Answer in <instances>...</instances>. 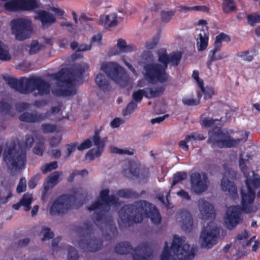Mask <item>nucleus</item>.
Masks as SVG:
<instances>
[{
    "label": "nucleus",
    "instance_id": "f257e3e1",
    "mask_svg": "<svg viewBox=\"0 0 260 260\" xmlns=\"http://www.w3.org/2000/svg\"><path fill=\"white\" fill-rule=\"evenodd\" d=\"M109 189L102 190L100 199L88 208L89 211H93L92 218L94 224L100 228L105 239L108 241L115 239L118 235L110 210L111 206H117L118 201L115 196H109Z\"/></svg>",
    "mask_w": 260,
    "mask_h": 260
},
{
    "label": "nucleus",
    "instance_id": "f03ea898",
    "mask_svg": "<svg viewBox=\"0 0 260 260\" xmlns=\"http://www.w3.org/2000/svg\"><path fill=\"white\" fill-rule=\"evenodd\" d=\"M260 186V177L252 172V176L247 177L245 186L241 190L242 196V206H231L226 211L224 221L226 228L232 230L242 221V212L246 214L255 212L256 208L251 206L254 201L255 189Z\"/></svg>",
    "mask_w": 260,
    "mask_h": 260
},
{
    "label": "nucleus",
    "instance_id": "7ed1b4c3",
    "mask_svg": "<svg viewBox=\"0 0 260 260\" xmlns=\"http://www.w3.org/2000/svg\"><path fill=\"white\" fill-rule=\"evenodd\" d=\"M118 216V222L121 229L129 226L133 222H141L144 217H148L155 224L160 223L161 220L158 210L153 205L142 200L123 207Z\"/></svg>",
    "mask_w": 260,
    "mask_h": 260
},
{
    "label": "nucleus",
    "instance_id": "20e7f679",
    "mask_svg": "<svg viewBox=\"0 0 260 260\" xmlns=\"http://www.w3.org/2000/svg\"><path fill=\"white\" fill-rule=\"evenodd\" d=\"M89 68L86 63L76 64L72 68L61 70L53 75L57 80V87L52 89V94L56 96H72L77 93L75 85L79 83L82 74Z\"/></svg>",
    "mask_w": 260,
    "mask_h": 260
},
{
    "label": "nucleus",
    "instance_id": "39448f33",
    "mask_svg": "<svg viewBox=\"0 0 260 260\" xmlns=\"http://www.w3.org/2000/svg\"><path fill=\"white\" fill-rule=\"evenodd\" d=\"M159 63H147L144 66V75L147 81L152 84L157 82L164 83L167 82L169 75L166 72L168 65L177 66L181 58L179 52H173L169 55L166 50H159L157 52Z\"/></svg>",
    "mask_w": 260,
    "mask_h": 260
},
{
    "label": "nucleus",
    "instance_id": "423d86ee",
    "mask_svg": "<svg viewBox=\"0 0 260 260\" xmlns=\"http://www.w3.org/2000/svg\"><path fill=\"white\" fill-rule=\"evenodd\" d=\"M94 226L91 221L86 220L75 226L74 229L79 236V247L86 252H95L103 248V240L94 235Z\"/></svg>",
    "mask_w": 260,
    "mask_h": 260
},
{
    "label": "nucleus",
    "instance_id": "0eeeda50",
    "mask_svg": "<svg viewBox=\"0 0 260 260\" xmlns=\"http://www.w3.org/2000/svg\"><path fill=\"white\" fill-rule=\"evenodd\" d=\"M165 243L160 260H191L196 253V249L191 247L184 237L175 236L170 250Z\"/></svg>",
    "mask_w": 260,
    "mask_h": 260
},
{
    "label": "nucleus",
    "instance_id": "6e6552de",
    "mask_svg": "<svg viewBox=\"0 0 260 260\" xmlns=\"http://www.w3.org/2000/svg\"><path fill=\"white\" fill-rule=\"evenodd\" d=\"M26 157L25 151L17 141L13 140L6 143L3 158L11 174L14 175L24 168Z\"/></svg>",
    "mask_w": 260,
    "mask_h": 260
},
{
    "label": "nucleus",
    "instance_id": "1a4fd4ad",
    "mask_svg": "<svg viewBox=\"0 0 260 260\" xmlns=\"http://www.w3.org/2000/svg\"><path fill=\"white\" fill-rule=\"evenodd\" d=\"M209 135L208 142L213 145H216L220 148L236 147L243 140L242 138L233 139L229 134L223 133L218 127L210 131Z\"/></svg>",
    "mask_w": 260,
    "mask_h": 260
},
{
    "label": "nucleus",
    "instance_id": "9d476101",
    "mask_svg": "<svg viewBox=\"0 0 260 260\" xmlns=\"http://www.w3.org/2000/svg\"><path fill=\"white\" fill-rule=\"evenodd\" d=\"M25 85L26 88L22 91L24 94L33 93V95L37 97L47 95L50 92V83L40 77L28 78Z\"/></svg>",
    "mask_w": 260,
    "mask_h": 260
},
{
    "label": "nucleus",
    "instance_id": "9b49d317",
    "mask_svg": "<svg viewBox=\"0 0 260 260\" xmlns=\"http://www.w3.org/2000/svg\"><path fill=\"white\" fill-rule=\"evenodd\" d=\"M220 230L213 222H210L203 228L200 236L201 246L211 249L217 243Z\"/></svg>",
    "mask_w": 260,
    "mask_h": 260
},
{
    "label": "nucleus",
    "instance_id": "f8f14e48",
    "mask_svg": "<svg viewBox=\"0 0 260 260\" xmlns=\"http://www.w3.org/2000/svg\"><path fill=\"white\" fill-rule=\"evenodd\" d=\"M12 34L19 40L30 38L33 30L31 20L27 18H21L12 20Z\"/></svg>",
    "mask_w": 260,
    "mask_h": 260
},
{
    "label": "nucleus",
    "instance_id": "ddd939ff",
    "mask_svg": "<svg viewBox=\"0 0 260 260\" xmlns=\"http://www.w3.org/2000/svg\"><path fill=\"white\" fill-rule=\"evenodd\" d=\"M101 69L115 82L124 86L127 82V76L122 68L114 62L103 63Z\"/></svg>",
    "mask_w": 260,
    "mask_h": 260
},
{
    "label": "nucleus",
    "instance_id": "4468645a",
    "mask_svg": "<svg viewBox=\"0 0 260 260\" xmlns=\"http://www.w3.org/2000/svg\"><path fill=\"white\" fill-rule=\"evenodd\" d=\"M76 198L74 195H64L58 198L50 209V214L56 215L66 213L75 206Z\"/></svg>",
    "mask_w": 260,
    "mask_h": 260
},
{
    "label": "nucleus",
    "instance_id": "2eb2a0df",
    "mask_svg": "<svg viewBox=\"0 0 260 260\" xmlns=\"http://www.w3.org/2000/svg\"><path fill=\"white\" fill-rule=\"evenodd\" d=\"M37 0H11L5 4L6 10L10 11H31L40 7Z\"/></svg>",
    "mask_w": 260,
    "mask_h": 260
},
{
    "label": "nucleus",
    "instance_id": "dca6fc26",
    "mask_svg": "<svg viewBox=\"0 0 260 260\" xmlns=\"http://www.w3.org/2000/svg\"><path fill=\"white\" fill-rule=\"evenodd\" d=\"M191 189L197 194L205 191L209 185V180L206 173H194L190 175Z\"/></svg>",
    "mask_w": 260,
    "mask_h": 260
},
{
    "label": "nucleus",
    "instance_id": "f3484780",
    "mask_svg": "<svg viewBox=\"0 0 260 260\" xmlns=\"http://www.w3.org/2000/svg\"><path fill=\"white\" fill-rule=\"evenodd\" d=\"M152 245L148 242L140 244L133 250V260H152L153 257Z\"/></svg>",
    "mask_w": 260,
    "mask_h": 260
},
{
    "label": "nucleus",
    "instance_id": "a211bd4d",
    "mask_svg": "<svg viewBox=\"0 0 260 260\" xmlns=\"http://www.w3.org/2000/svg\"><path fill=\"white\" fill-rule=\"evenodd\" d=\"M106 139L105 138L101 139L99 132L96 131L91 138L93 145L96 147V148L90 150L86 155V158L89 160H92L95 157L101 156L105 146V140Z\"/></svg>",
    "mask_w": 260,
    "mask_h": 260
},
{
    "label": "nucleus",
    "instance_id": "6ab92c4d",
    "mask_svg": "<svg viewBox=\"0 0 260 260\" xmlns=\"http://www.w3.org/2000/svg\"><path fill=\"white\" fill-rule=\"evenodd\" d=\"M198 24L202 25V28L196 30L198 35L197 47L199 51H202L204 50L208 46V33L206 26L207 21L202 19L200 20Z\"/></svg>",
    "mask_w": 260,
    "mask_h": 260
},
{
    "label": "nucleus",
    "instance_id": "aec40b11",
    "mask_svg": "<svg viewBox=\"0 0 260 260\" xmlns=\"http://www.w3.org/2000/svg\"><path fill=\"white\" fill-rule=\"evenodd\" d=\"M49 112L45 113H38L35 111L33 112H24L19 116L20 120L26 122H36L45 120L49 116Z\"/></svg>",
    "mask_w": 260,
    "mask_h": 260
},
{
    "label": "nucleus",
    "instance_id": "412c9836",
    "mask_svg": "<svg viewBox=\"0 0 260 260\" xmlns=\"http://www.w3.org/2000/svg\"><path fill=\"white\" fill-rule=\"evenodd\" d=\"M198 203L200 217L202 219H208L211 218L214 214L213 206L203 199H200Z\"/></svg>",
    "mask_w": 260,
    "mask_h": 260
},
{
    "label": "nucleus",
    "instance_id": "4be33fe9",
    "mask_svg": "<svg viewBox=\"0 0 260 260\" xmlns=\"http://www.w3.org/2000/svg\"><path fill=\"white\" fill-rule=\"evenodd\" d=\"M177 220L182 224V229L185 232H189L192 227L193 221L191 214L187 211H182L177 216Z\"/></svg>",
    "mask_w": 260,
    "mask_h": 260
},
{
    "label": "nucleus",
    "instance_id": "5701e85b",
    "mask_svg": "<svg viewBox=\"0 0 260 260\" xmlns=\"http://www.w3.org/2000/svg\"><path fill=\"white\" fill-rule=\"evenodd\" d=\"M35 18L41 22L43 28L48 27L56 21L55 16L52 13L45 10L39 11Z\"/></svg>",
    "mask_w": 260,
    "mask_h": 260
},
{
    "label": "nucleus",
    "instance_id": "b1692460",
    "mask_svg": "<svg viewBox=\"0 0 260 260\" xmlns=\"http://www.w3.org/2000/svg\"><path fill=\"white\" fill-rule=\"evenodd\" d=\"M4 79L12 88L16 89L21 93L24 94L22 91L26 88L25 83L27 82L28 79L24 78L18 80L15 78L6 77L4 78Z\"/></svg>",
    "mask_w": 260,
    "mask_h": 260
},
{
    "label": "nucleus",
    "instance_id": "393cba45",
    "mask_svg": "<svg viewBox=\"0 0 260 260\" xmlns=\"http://www.w3.org/2000/svg\"><path fill=\"white\" fill-rule=\"evenodd\" d=\"M63 173L61 171H55L49 175L47 183L44 185V190L47 192L50 188L56 185L60 180Z\"/></svg>",
    "mask_w": 260,
    "mask_h": 260
},
{
    "label": "nucleus",
    "instance_id": "a878e982",
    "mask_svg": "<svg viewBox=\"0 0 260 260\" xmlns=\"http://www.w3.org/2000/svg\"><path fill=\"white\" fill-rule=\"evenodd\" d=\"M221 187L222 190L228 191L233 197H235L237 194V190L234 183L230 181L225 175L221 180Z\"/></svg>",
    "mask_w": 260,
    "mask_h": 260
},
{
    "label": "nucleus",
    "instance_id": "bb28decb",
    "mask_svg": "<svg viewBox=\"0 0 260 260\" xmlns=\"http://www.w3.org/2000/svg\"><path fill=\"white\" fill-rule=\"evenodd\" d=\"M117 15L115 13H111L100 17V23L105 28L111 27L117 24Z\"/></svg>",
    "mask_w": 260,
    "mask_h": 260
},
{
    "label": "nucleus",
    "instance_id": "cd10ccee",
    "mask_svg": "<svg viewBox=\"0 0 260 260\" xmlns=\"http://www.w3.org/2000/svg\"><path fill=\"white\" fill-rule=\"evenodd\" d=\"M32 202V197L31 194L25 193L22 198L20 200L19 203L14 204L13 208L15 210H18L20 206H23L24 210L28 211L30 209V205Z\"/></svg>",
    "mask_w": 260,
    "mask_h": 260
},
{
    "label": "nucleus",
    "instance_id": "c85d7f7f",
    "mask_svg": "<svg viewBox=\"0 0 260 260\" xmlns=\"http://www.w3.org/2000/svg\"><path fill=\"white\" fill-rule=\"evenodd\" d=\"M133 250L132 245L128 242H122L117 243L114 247L115 252L121 255L127 254Z\"/></svg>",
    "mask_w": 260,
    "mask_h": 260
},
{
    "label": "nucleus",
    "instance_id": "c756f323",
    "mask_svg": "<svg viewBox=\"0 0 260 260\" xmlns=\"http://www.w3.org/2000/svg\"><path fill=\"white\" fill-rule=\"evenodd\" d=\"M220 49H216L214 46L212 49L209 54V59L207 62V67L209 70H211V66L213 61L217 60H220L225 58L228 56L227 55L223 54L216 55L217 51L219 50Z\"/></svg>",
    "mask_w": 260,
    "mask_h": 260
},
{
    "label": "nucleus",
    "instance_id": "7c9ffc66",
    "mask_svg": "<svg viewBox=\"0 0 260 260\" xmlns=\"http://www.w3.org/2000/svg\"><path fill=\"white\" fill-rule=\"evenodd\" d=\"M164 89L162 86H157L154 88H145V96L147 99L157 97L163 93Z\"/></svg>",
    "mask_w": 260,
    "mask_h": 260
},
{
    "label": "nucleus",
    "instance_id": "2f4dec72",
    "mask_svg": "<svg viewBox=\"0 0 260 260\" xmlns=\"http://www.w3.org/2000/svg\"><path fill=\"white\" fill-rule=\"evenodd\" d=\"M97 85L103 90H108L109 83L103 74H98L95 79Z\"/></svg>",
    "mask_w": 260,
    "mask_h": 260
},
{
    "label": "nucleus",
    "instance_id": "473e14b6",
    "mask_svg": "<svg viewBox=\"0 0 260 260\" xmlns=\"http://www.w3.org/2000/svg\"><path fill=\"white\" fill-rule=\"evenodd\" d=\"M11 58V56L9 52L7 46L0 41V60L8 61Z\"/></svg>",
    "mask_w": 260,
    "mask_h": 260
},
{
    "label": "nucleus",
    "instance_id": "72a5a7b5",
    "mask_svg": "<svg viewBox=\"0 0 260 260\" xmlns=\"http://www.w3.org/2000/svg\"><path fill=\"white\" fill-rule=\"evenodd\" d=\"M117 195L124 198H136L139 197L138 193L131 189L119 190L117 192Z\"/></svg>",
    "mask_w": 260,
    "mask_h": 260
},
{
    "label": "nucleus",
    "instance_id": "f704fd0d",
    "mask_svg": "<svg viewBox=\"0 0 260 260\" xmlns=\"http://www.w3.org/2000/svg\"><path fill=\"white\" fill-rule=\"evenodd\" d=\"M231 41L230 37L223 33H220L219 35L216 37L215 41L214 42V46L216 49H220L221 47V43L222 42H229Z\"/></svg>",
    "mask_w": 260,
    "mask_h": 260
},
{
    "label": "nucleus",
    "instance_id": "c9c22d12",
    "mask_svg": "<svg viewBox=\"0 0 260 260\" xmlns=\"http://www.w3.org/2000/svg\"><path fill=\"white\" fill-rule=\"evenodd\" d=\"M38 137L40 139H39V141L37 143L33 150L34 152L36 154L42 156L43 154L45 148L44 144V139L42 137V136H39Z\"/></svg>",
    "mask_w": 260,
    "mask_h": 260
},
{
    "label": "nucleus",
    "instance_id": "e433bc0d",
    "mask_svg": "<svg viewBox=\"0 0 260 260\" xmlns=\"http://www.w3.org/2000/svg\"><path fill=\"white\" fill-rule=\"evenodd\" d=\"M40 234L42 236V241L50 240L53 238L54 236V233L51 229L45 225L42 226Z\"/></svg>",
    "mask_w": 260,
    "mask_h": 260
},
{
    "label": "nucleus",
    "instance_id": "4c0bfd02",
    "mask_svg": "<svg viewBox=\"0 0 260 260\" xmlns=\"http://www.w3.org/2000/svg\"><path fill=\"white\" fill-rule=\"evenodd\" d=\"M236 6L234 0H223L222 10L224 13H228L236 10Z\"/></svg>",
    "mask_w": 260,
    "mask_h": 260
},
{
    "label": "nucleus",
    "instance_id": "58836bf2",
    "mask_svg": "<svg viewBox=\"0 0 260 260\" xmlns=\"http://www.w3.org/2000/svg\"><path fill=\"white\" fill-rule=\"evenodd\" d=\"M79 254L77 249L72 246H68V260H79Z\"/></svg>",
    "mask_w": 260,
    "mask_h": 260
},
{
    "label": "nucleus",
    "instance_id": "ea45409f",
    "mask_svg": "<svg viewBox=\"0 0 260 260\" xmlns=\"http://www.w3.org/2000/svg\"><path fill=\"white\" fill-rule=\"evenodd\" d=\"M148 176L149 172L147 169L137 168L135 177L139 179L140 181L145 182L147 179Z\"/></svg>",
    "mask_w": 260,
    "mask_h": 260
},
{
    "label": "nucleus",
    "instance_id": "a19ab883",
    "mask_svg": "<svg viewBox=\"0 0 260 260\" xmlns=\"http://www.w3.org/2000/svg\"><path fill=\"white\" fill-rule=\"evenodd\" d=\"M137 167L135 165H128V168H124L123 170V173L125 176L128 178L132 177H135L136 175V171Z\"/></svg>",
    "mask_w": 260,
    "mask_h": 260
},
{
    "label": "nucleus",
    "instance_id": "79ce46f5",
    "mask_svg": "<svg viewBox=\"0 0 260 260\" xmlns=\"http://www.w3.org/2000/svg\"><path fill=\"white\" fill-rule=\"evenodd\" d=\"M44 47L45 46L44 45L40 44L37 41L34 40L31 43L29 53L30 54H36L43 49Z\"/></svg>",
    "mask_w": 260,
    "mask_h": 260
},
{
    "label": "nucleus",
    "instance_id": "37998d69",
    "mask_svg": "<svg viewBox=\"0 0 260 260\" xmlns=\"http://www.w3.org/2000/svg\"><path fill=\"white\" fill-rule=\"evenodd\" d=\"M247 23L251 26H254L256 23H260V15L256 13L248 15L247 17Z\"/></svg>",
    "mask_w": 260,
    "mask_h": 260
},
{
    "label": "nucleus",
    "instance_id": "c03bdc74",
    "mask_svg": "<svg viewBox=\"0 0 260 260\" xmlns=\"http://www.w3.org/2000/svg\"><path fill=\"white\" fill-rule=\"evenodd\" d=\"M187 174L184 172H179L175 174L173 176V181L172 186L176 185L178 182L186 179Z\"/></svg>",
    "mask_w": 260,
    "mask_h": 260
},
{
    "label": "nucleus",
    "instance_id": "a18cd8bd",
    "mask_svg": "<svg viewBox=\"0 0 260 260\" xmlns=\"http://www.w3.org/2000/svg\"><path fill=\"white\" fill-rule=\"evenodd\" d=\"M175 13V10H170L169 11H162L161 12L160 14L161 19L164 22H169L174 15Z\"/></svg>",
    "mask_w": 260,
    "mask_h": 260
},
{
    "label": "nucleus",
    "instance_id": "49530a36",
    "mask_svg": "<svg viewBox=\"0 0 260 260\" xmlns=\"http://www.w3.org/2000/svg\"><path fill=\"white\" fill-rule=\"evenodd\" d=\"M58 167L57 162L56 161H52L49 164H46L45 166H42L41 170L43 173L46 174L48 172L51 171L53 170L56 169Z\"/></svg>",
    "mask_w": 260,
    "mask_h": 260
},
{
    "label": "nucleus",
    "instance_id": "de8ad7c7",
    "mask_svg": "<svg viewBox=\"0 0 260 260\" xmlns=\"http://www.w3.org/2000/svg\"><path fill=\"white\" fill-rule=\"evenodd\" d=\"M41 129L45 134L53 133L56 131V126L51 123H44L41 125Z\"/></svg>",
    "mask_w": 260,
    "mask_h": 260
},
{
    "label": "nucleus",
    "instance_id": "09e8293b",
    "mask_svg": "<svg viewBox=\"0 0 260 260\" xmlns=\"http://www.w3.org/2000/svg\"><path fill=\"white\" fill-rule=\"evenodd\" d=\"M117 47L119 48V50L117 49H116L115 50H113L111 51V53L112 55H117L120 53H122V52L123 51V49L125 47L126 45V42L122 39H119L117 42Z\"/></svg>",
    "mask_w": 260,
    "mask_h": 260
},
{
    "label": "nucleus",
    "instance_id": "8fccbe9b",
    "mask_svg": "<svg viewBox=\"0 0 260 260\" xmlns=\"http://www.w3.org/2000/svg\"><path fill=\"white\" fill-rule=\"evenodd\" d=\"M239 167L241 170V171L243 173V174L245 175V176H246V172L247 171V163L248 161V160L247 158H244L243 157V155L241 153L239 157Z\"/></svg>",
    "mask_w": 260,
    "mask_h": 260
},
{
    "label": "nucleus",
    "instance_id": "3c124183",
    "mask_svg": "<svg viewBox=\"0 0 260 260\" xmlns=\"http://www.w3.org/2000/svg\"><path fill=\"white\" fill-rule=\"evenodd\" d=\"M137 108V104L136 103L133 101L131 102L127 105L126 109L123 111V115L126 116L131 114Z\"/></svg>",
    "mask_w": 260,
    "mask_h": 260
},
{
    "label": "nucleus",
    "instance_id": "603ef678",
    "mask_svg": "<svg viewBox=\"0 0 260 260\" xmlns=\"http://www.w3.org/2000/svg\"><path fill=\"white\" fill-rule=\"evenodd\" d=\"M145 88L143 89H139L133 93V99L136 102H140L142 100L143 96H145Z\"/></svg>",
    "mask_w": 260,
    "mask_h": 260
},
{
    "label": "nucleus",
    "instance_id": "864d4df0",
    "mask_svg": "<svg viewBox=\"0 0 260 260\" xmlns=\"http://www.w3.org/2000/svg\"><path fill=\"white\" fill-rule=\"evenodd\" d=\"M200 87L201 89L202 92L204 93L205 94V99H208L211 98L213 94V89L212 88H208L205 89L204 87L203 84H200Z\"/></svg>",
    "mask_w": 260,
    "mask_h": 260
},
{
    "label": "nucleus",
    "instance_id": "5fc2aeb1",
    "mask_svg": "<svg viewBox=\"0 0 260 260\" xmlns=\"http://www.w3.org/2000/svg\"><path fill=\"white\" fill-rule=\"evenodd\" d=\"M255 236H253L251 239L248 241L246 244V245H243V246H247L250 245L252 242H254V245L252 246V251H256L257 249L260 246V241L255 240Z\"/></svg>",
    "mask_w": 260,
    "mask_h": 260
},
{
    "label": "nucleus",
    "instance_id": "6e6d98bb",
    "mask_svg": "<svg viewBox=\"0 0 260 260\" xmlns=\"http://www.w3.org/2000/svg\"><path fill=\"white\" fill-rule=\"evenodd\" d=\"M237 55L242 58L243 60L251 61L253 59L252 55H250L249 51L241 52L237 54Z\"/></svg>",
    "mask_w": 260,
    "mask_h": 260
},
{
    "label": "nucleus",
    "instance_id": "4d7b16f0",
    "mask_svg": "<svg viewBox=\"0 0 260 260\" xmlns=\"http://www.w3.org/2000/svg\"><path fill=\"white\" fill-rule=\"evenodd\" d=\"M11 108V106L8 103L4 101L0 102V112L9 113Z\"/></svg>",
    "mask_w": 260,
    "mask_h": 260
},
{
    "label": "nucleus",
    "instance_id": "13d9d810",
    "mask_svg": "<svg viewBox=\"0 0 260 260\" xmlns=\"http://www.w3.org/2000/svg\"><path fill=\"white\" fill-rule=\"evenodd\" d=\"M219 120L218 119H213L212 118L206 117L203 119L202 123L204 126L208 127L213 125L215 121Z\"/></svg>",
    "mask_w": 260,
    "mask_h": 260
},
{
    "label": "nucleus",
    "instance_id": "bf43d9fd",
    "mask_svg": "<svg viewBox=\"0 0 260 260\" xmlns=\"http://www.w3.org/2000/svg\"><path fill=\"white\" fill-rule=\"evenodd\" d=\"M26 187V180L24 178H22L20 180L19 184L17 187V191L18 193H21L25 190Z\"/></svg>",
    "mask_w": 260,
    "mask_h": 260
},
{
    "label": "nucleus",
    "instance_id": "052dcab7",
    "mask_svg": "<svg viewBox=\"0 0 260 260\" xmlns=\"http://www.w3.org/2000/svg\"><path fill=\"white\" fill-rule=\"evenodd\" d=\"M205 137L201 134L192 133L191 135L187 136V140L193 139L194 140H203L205 139Z\"/></svg>",
    "mask_w": 260,
    "mask_h": 260
},
{
    "label": "nucleus",
    "instance_id": "680f3d73",
    "mask_svg": "<svg viewBox=\"0 0 260 260\" xmlns=\"http://www.w3.org/2000/svg\"><path fill=\"white\" fill-rule=\"evenodd\" d=\"M158 41V39L156 38H153L146 42L145 47L148 49H152L156 46Z\"/></svg>",
    "mask_w": 260,
    "mask_h": 260
},
{
    "label": "nucleus",
    "instance_id": "e2e57ef3",
    "mask_svg": "<svg viewBox=\"0 0 260 260\" xmlns=\"http://www.w3.org/2000/svg\"><path fill=\"white\" fill-rule=\"evenodd\" d=\"M91 146V141L90 139L86 140L77 147L79 150H83L89 148Z\"/></svg>",
    "mask_w": 260,
    "mask_h": 260
},
{
    "label": "nucleus",
    "instance_id": "0e129e2a",
    "mask_svg": "<svg viewBox=\"0 0 260 260\" xmlns=\"http://www.w3.org/2000/svg\"><path fill=\"white\" fill-rule=\"evenodd\" d=\"M182 102L184 104L187 106L197 105L199 103V100H194L193 99L183 98Z\"/></svg>",
    "mask_w": 260,
    "mask_h": 260
},
{
    "label": "nucleus",
    "instance_id": "69168bd1",
    "mask_svg": "<svg viewBox=\"0 0 260 260\" xmlns=\"http://www.w3.org/2000/svg\"><path fill=\"white\" fill-rule=\"evenodd\" d=\"M77 143H74L67 145V156L69 157L76 150Z\"/></svg>",
    "mask_w": 260,
    "mask_h": 260
},
{
    "label": "nucleus",
    "instance_id": "338daca9",
    "mask_svg": "<svg viewBox=\"0 0 260 260\" xmlns=\"http://www.w3.org/2000/svg\"><path fill=\"white\" fill-rule=\"evenodd\" d=\"M123 121L119 118H114L110 123L111 127L113 128L118 127L121 124L123 123Z\"/></svg>",
    "mask_w": 260,
    "mask_h": 260
},
{
    "label": "nucleus",
    "instance_id": "774afa93",
    "mask_svg": "<svg viewBox=\"0 0 260 260\" xmlns=\"http://www.w3.org/2000/svg\"><path fill=\"white\" fill-rule=\"evenodd\" d=\"M30 242V239L28 238H25L19 240L18 245L20 247H26Z\"/></svg>",
    "mask_w": 260,
    "mask_h": 260
}]
</instances>
